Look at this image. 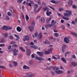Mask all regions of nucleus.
<instances>
[{
    "instance_id": "6e6552de",
    "label": "nucleus",
    "mask_w": 77,
    "mask_h": 77,
    "mask_svg": "<svg viewBox=\"0 0 77 77\" xmlns=\"http://www.w3.org/2000/svg\"><path fill=\"white\" fill-rule=\"evenodd\" d=\"M35 59H37V60H44V59L41 57H37L36 56L35 57Z\"/></svg>"
},
{
    "instance_id": "c756f323",
    "label": "nucleus",
    "mask_w": 77,
    "mask_h": 77,
    "mask_svg": "<svg viewBox=\"0 0 77 77\" xmlns=\"http://www.w3.org/2000/svg\"><path fill=\"white\" fill-rule=\"evenodd\" d=\"M25 17H26V21H28V20H29V16H28V15H27V14L26 15Z\"/></svg>"
},
{
    "instance_id": "c03bdc74",
    "label": "nucleus",
    "mask_w": 77,
    "mask_h": 77,
    "mask_svg": "<svg viewBox=\"0 0 77 77\" xmlns=\"http://www.w3.org/2000/svg\"><path fill=\"white\" fill-rule=\"evenodd\" d=\"M49 27H52L54 26V25L53 24H52V23H51V24H48Z\"/></svg>"
},
{
    "instance_id": "aec40b11",
    "label": "nucleus",
    "mask_w": 77,
    "mask_h": 77,
    "mask_svg": "<svg viewBox=\"0 0 77 77\" xmlns=\"http://www.w3.org/2000/svg\"><path fill=\"white\" fill-rule=\"evenodd\" d=\"M17 30L18 32H20L21 31V30H22V29L20 27L18 26L17 28Z\"/></svg>"
},
{
    "instance_id": "052dcab7",
    "label": "nucleus",
    "mask_w": 77,
    "mask_h": 77,
    "mask_svg": "<svg viewBox=\"0 0 77 77\" xmlns=\"http://www.w3.org/2000/svg\"><path fill=\"white\" fill-rule=\"evenodd\" d=\"M72 24H73L74 25H75V22L74 21L72 22Z\"/></svg>"
},
{
    "instance_id": "f8f14e48",
    "label": "nucleus",
    "mask_w": 77,
    "mask_h": 77,
    "mask_svg": "<svg viewBox=\"0 0 77 77\" xmlns=\"http://www.w3.org/2000/svg\"><path fill=\"white\" fill-rule=\"evenodd\" d=\"M38 38L39 39H41L42 36V33L41 32H40L39 34L38 35Z\"/></svg>"
},
{
    "instance_id": "3c124183",
    "label": "nucleus",
    "mask_w": 77,
    "mask_h": 77,
    "mask_svg": "<svg viewBox=\"0 0 77 77\" xmlns=\"http://www.w3.org/2000/svg\"><path fill=\"white\" fill-rule=\"evenodd\" d=\"M51 24L54 25V20H52L51 22Z\"/></svg>"
},
{
    "instance_id": "4be33fe9",
    "label": "nucleus",
    "mask_w": 77,
    "mask_h": 77,
    "mask_svg": "<svg viewBox=\"0 0 77 77\" xmlns=\"http://www.w3.org/2000/svg\"><path fill=\"white\" fill-rule=\"evenodd\" d=\"M71 64L72 65V66H76V65H77V63H75L74 62H72Z\"/></svg>"
},
{
    "instance_id": "8fccbe9b",
    "label": "nucleus",
    "mask_w": 77,
    "mask_h": 77,
    "mask_svg": "<svg viewBox=\"0 0 77 77\" xmlns=\"http://www.w3.org/2000/svg\"><path fill=\"white\" fill-rule=\"evenodd\" d=\"M16 44V42L14 41H12L10 42V44Z\"/></svg>"
},
{
    "instance_id": "423d86ee",
    "label": "nucleus",
    "mask_w": 77,
    "mask_h": 77,
    "mask_svg": "<svg viewBox=\"0 0 77 77\" xmlns=\"http://www.w3.org/2000/svg\"><path fill=\"white\" fill-rule=\"evenodd\" d=\"M23 40L24 41H29V38L27 35H25L24 37V38H23Z\"/></svg>"
},
{
    "instance_id": "2eb2a0df",
    "label": "nucleus",
    "mask_w": 77,
    "mask_h": 77,
    "mask_svg": "<svg viewBox=\"0 0 77 77\" xmlns=\"http://www.w3.org/2000/svg\"><path fill=\"white\" fill-rule=\"evenodd\" d=\"M50 14H51V12L50 11L49 12V10H47L46 11V15L47 16H50Z\"/></svg>"
},
{
    "instance_id": "e2e57ef3",
    "label": "nucleus",
    "mask_w": 77,
    "mask_h": 77,
    "mask_svg": "<svg viewBox=\"0 0 77 77\" xmlns=\"http://www.w3.org/2000/svg\"><path fill=\"white\" fill-rule=\"evenodd\" d=\"M38 5H41V2L39 1H38Z\"/></svg>"
},
{
    "instance_id": "6e6d98bb",
    "label": "nucleus",
    "mask_w": 77,
    "mask_h": 77,
    "mask_svg": "<svg viewBox=\"0 0 77 77\" xmlns=\"http://www.w3.org/2000/svg\"><path fill=\"white\" fill-rule=\"evenodd\" d=\"M33 48H34V49H37V48H38V47L36 45H34Z\"/></svg>"
},
{
    "instance_id": "37998d69",
    "label": "nucleus",
    "mask_w": 77,
    "mask_h": 77,
    "mask_svg": "<svg viewBox=\"0 0 77 77\" xmlns=\"http://www.w3.org/2000/svg\"><path fill=\"white\" fill-rule=\"evenodd\" d=\"M0 68H3V69H6V67L5 66H0Z\"/></svg>"
},
{
    "instance_id": "774afa93",
    "label": "nucleus",
    "mask_w": 77,
    "mask_h": 77,
    "mask_svg": "<svg viewBox=\"0 0 77 77\" xmlns=\"http://www.w3.org/2000/svg\"><path fill=\"white\" fill-rule=\"evenodd\" d=\"M54 32H58V31H57L56 29H54Z\"/></svg>"
},
{
    "instance_id": "dca6fc26",
    "label": "nucleus",
    "mask_w": 77,
    "mask_h": 77,
    "mask_svg": "<svg viewBox=\"0 0 77 77\" xmlns=\"http://www.w3.org/2000/svg\"><path fill=\"white\" fill-rule=\"evenodd\" d=\"M2 29H3V30H5L6 31L8 30V26H4L3 27H2Z\"/></svg>"
},
{
    "instance_id": "2f4dec72",
    "label": "nucleus",
    "mask_w": 77,
    "mask_h": 77,
    "mask_svg": "<svg viewBox=\"0 0 77 77\" xmlns=\"http://www.w3.org/2000/svg\"><path fill=\"white\" fill-rule=\"evenodd\" d=\"M13 63L15 66H16L18 65V63L14 61L13 62Z\"/></svg>"
},
{
    "instance_id": "1a4fd4ad",
    "label": "nucleus",
    "mask_w": 77,
    "mask_h": 77,
    "mask_svg": "<svg viewBox=\"0 0 77 77\" xmlns=\"http://www.w3.org/2000/svg\"><path fill=\"white\" fill-rule=\"evenodd\" d=\"M9 10H10V11H11L12 14H15V11H14V8L12 7H9Z\"/></svg>"
},
{
    "instance_id": "338daca9",
    "label": "nucleus",
    "mask_w": 77,
    "mask_h": 77,
    "mask_svg": "<svg viewBox=\"0 0 77 77\" xmlns=\"http://www.w3.org/2000/svg\"><path fill=\"white\" fill-rule=\"evenodd\" d=\"M38 32H35V36L36 37V36H37V35H38Z\"/></svg>"
},
{
    "instance_id": "0e129e2a",
    "label": "nucleus",
    "mask_w": 77,
    "mask_h": 77,
    "mask_svg": "<svg viewBox=\"0 0 77 77\" xmlns=\"http://www.w3.org/2000/svg\"><path fill=\"white\" fill-rule=\"evenodd\" d=\"M48 27H49L48 25H46L45 26V27L46 29H48Z\"/></svg>"
},
{
    "instance_id": "09e8293b",
    "label": "nucleus",
    "mask_w": 77,
    "mask_h": 77,
    "mask_svg": "<svg viewBox=\"0 0 77 77\" xmlns=\"http://www.w3.org/2000/svg\"><path fill=\"white\" fill-rule=\"evenodd\" d=\"M34 7H35V8H38V5L37 4H34Z\"/></svg>"
},
{
    "instance_id": "412c9836",
    "label": "nucleus",
    "mask_w": 77,
    "mask_h": 77,
    "mask_svg": "<svg viewBox=\"0 0 77 77\" xmlns=\"http://www.w3.org/2000/svg\"><path fill=\"white\" fill-rule=\"evenodd\" d=\"M14 36L15 37H16V38H17L16 39V41H18V39H20V37L19 36V35H17V34H15L14 35Z\"/></svg>"
},
{
    "instance_id": "e433bc0d",
    "label": "nucleus",
    "mask_w": 77,
    "mask_h": 77,
    "mask_svg": "<svg viewBox=\"0 0 77 77\" xmlns=\"http://www.w3.org/2000/svg\"><path fill=\"white\" fill-rule=\"evenodd\" d=\"M7 14L8 16H10V17L12 16V14L10 12H8L7 13Z\"/></svg>"
},
{
    "instance_id": "bf43d9fd",
    "label": "nucleus",
    "mask_w": 77,
    "mask_h": 77,
    "mask_svg": "<svg viewBox=\"0 0 77 77\" xmlns=\"http://www.w3.org/2000/svg\"><path fill=\"white\" fill-rule=\"evenodd\" d=\"M49 7L51 9H52L54 11H55V9H54V8L53 7H50V6H49Z\"/></svg>"
},
{
    "instance_id": "58836bf2",
    "label": "nucleus",
    "mask_w": 77,
    "mask_h": 77,
    "mask_svg": "<svg viewBox=\"0 0 77 77\" xmlns=\"http://www.w3.org/2000/svg\"><path fill=\"white\" fill-rule=\"evenodd\" d=\"M5 19L6 20H10L9 17L7 16H5Z\"/></svg>"
},
{
    "instance_id": "c9c22d12",
    "label": "nucleus",
    "mask_w": 77,
    "mask_h": 77,
    "mask_svg": "<svg viewBox=\"0 0 77 77\" xmlns=\"http://www.w3.org/2000/svg\"><path fill=\"white\" fill-rule=\"evenodd\" d=\"M63 18L64 19V20H66V21H68V20H69V18L66 17H63Z\"/></svg>"
},
{
    "instance_id": "ea45409f",
    "label": "nucleus",
    "mask_w": 77,
    "mask_h": 77,
    "mask_svg": "<svg viewBox=\"0 0 77 77\" xmlns=\"http://www.w3.org/2000/svg\"><path fill=\"white\" fill-rule=\"evenodd\" d=\"M9 38L10 39H14V38L12 35H11L9 37Z\"/></svg>"
},
{
    "instance_id": "603ef678",
    "label": "nucleus",
    "mask_w": 77,
    "mask_h": 77,
    "mask_svg": "<svg viewBox=\"0 0 77 77\" xmlns=\"http://www.w3.org/2000/svg\"><path fill=\"white\" fill-rule=\"evenodd\" d=\"M23 69H27V66H26V65H24L23 66Z\"/></svg>"
},
{
    "instance_id": "b1692460",
    "label": "nucleus",
    "mask_w": 77,
    "mask_h": 77,
    "mask_svg": "<svg viewBox=\"0 0 77 77\" xmlns=\"http://www.w3.org/2000/svg\"><path fill=\"white\" fill-rule=\"evenodd\" d=\"M71 34H72V35L74 36H75L76 37V38H77V34H76V33H75L73 32H71Z\"/></svg>"
},
{
    "instance_id": "864d4df0",
    "label": "nucleus",
    "mask_w": 77,
    "mask_h": 77,
    "mask_svg": "<svg viewBox=\"0 0 77 77\" xmlns=\"http://www.w3.org/2000/svg\"><path fill=\"white\" fill-rule=\"evenodd\" d=\"M72 8H75V9H76L77 8V7L75 5H73L72 6Z\"/></svg>"
},
{
    "instance_id": "6ab92c4d",
    "label": "nucleus",
    "mask_w": 77,
    "mask_h": 77,
    "mask_svg": "<svg viewBox=\"0 0 77 77\" xmlns=\"http://www.w3.org/2000/svg\"><path fill=\"white\" fill-rule=\"evenodd\" d=\"M50 2H51V3H54V4H56L59 3L58 1H54V0H52L50 1Z\"/></svg>"
},
{
    "instance_id": "a19ab883",
    "label": "nucleus",
    "mask_w": 77,
    "mask_h": 77,
    "mask_svg": "<svg viewBox=\"0 0 77 77\" xmlns=\"http://www.w3.org/2000/svg\"><path fill=\"white\" fill-rule=\"evenodd\" d=\"M51 68H52L54 71H55L56 66H51L50 67Z\"/></svg>"
},
{
    "instance_id": "13d9d810",
    "label": "nucleus",
    "mask_w": 77,
    "mask_h": 77,
    "mask_svg": "<svg viewBox=\"0 0 77 77\" xmlns=\"http://www.w3.org/2000/svg\"><path fill=\"white\" fill-rule=\"evenodd\" d=\"M61 27H63V29H65V26H64V25H61Z\"/></svg>"
},
{
    "instance_id": "a211bd4d",
    "label": "nucleus",
    "mask_w": 77,
    "mask_h": 77,
    "mask_svg": "<svg viewBox=\"0 0 77 77\" xmlns=\"http://www.w3.org/2000/svg\"><path fill=\"white\" fill-rule=\"evenodd\" d=\"M51 19V17H50L49 19H47L46 20V23H47V24H48V23H50Z\"/></svg>"
},
{
    "instance_id": "0eeeda50",
    "label": "nucleus",
    "mask_w": 77,
    "mask_h": 77,
    "mask_svg": "<svg viewBox=\"0 0 77 77\" xmlns=\"http://www.w3.org/2000/svg\"><path fill=\"white\" fill-rule=\"evenodd\" d=\"M37 54H38V56L41 57H43L44 55H43V52H41L38 51L36 52Z\"/></svg>"
},
{
    "instance_id": "4468645a",
    "label": "nucleus",
    "mask_w": 77,
    "mask_h": 77,
    "mask_svg": "<svg viewBox=\"0 0 77 77\" xmlns=\"http://www.w3.org/2000/svg\"><path fill=\"white\" fill-rule=\"evenodd\" d=\"M49 39L50 40H51L52 41H56V38H53V37H49Z\"/></svg>"
},
{
    "instance_id": "72a5a7b5",
    "label": "nucleus",
    "mask_w": 77,
    "mask_h": 77,
    "mask_svg": "<svg viewBox=\"0 0 77 77\" xmlns=\"http://www.w3.org/2000/svg\"><path fill=\"white\" fill-rule=\"evenodd\" d=\"M27 2H30H30L32 5H33V4H34V2H33V1H31V0H27Z\"/></svg>"
},
{
    "instance_id": "7ed1b4c3",
    "label": "nucleus",
    "mask_w": 77,
    "mask_h": 77,
    "mask_svg": "<svg viewBox=\"0 0 77 77\" xmlns=\"http://www.w3.org/2000/svg\"><path fill=\"white\" fill-rule=\"evenodd\" d=\"M64 41L67 44L69 43V37H65L64 38Z\"/></svg>"
},
{
    "instance_id": "9b49d317",
    "label": "nucleus",
    "mask_w": 77,
    "mask_h": 77,
    "mask_svg": "<svg viewBox=\"0 0 77 77\" xmlns=\"http://www.w3.org/2000/svg\"><path fill=\"white\" fill-rule=\"evenodd\" d=\"M30 50L29 49H27L26 50V54L28 56H30Z\"/></svg>"
},
{
    "instance_id": "bb28decb",
    "label": "nucleus",
    "mask_w": 77,
    "mask_h": 77,
    "mask_svg": "<svg viewBox=\"0 0 77 77\" xmlns=\"http://www.w3.org/2000/svg\"><path fill=\"white\" fill-rule=\"evenodd\" d=\"M68 3L69 6H71L72 5V1L71 0H70Z\"/></svg>"
},
{
    "instance_id": "f257e3e1",
    "label": "nucleus",
    "mask_w": 77,
    "mask_h": 77,
    "mask_svg": "<svg viewBox=\"0 0 77 77\" xmlns=\"http://www.w3.org/2000/svg\"><path fill=\"white\" fill-rule=\"evenodd\" d=\"M35 26V23L34 21H33L31 25V26L28 27L29 30L31 32H32L34 29V27Z\"/></svg>"
},
{
    "instance_id": "a18cd8bd",
    "label": "nucleus",
    "mask_w": 77,
    "mask_h": 77,
    "mask_svg": "<svg viewBox=\"0 0 77 77\" xmlns=\"http://www.w3.org/2000/svg\"><path fill=\"white\" fill-rule=\"evenodd\" d=\"M23 0H18V3H21V2H22V1H23Z\"/></svg>"
},
{
    "instance_id": "680f3d73",
    "label": "nucleus",
    "mask_w": 77,
    "mask_h": 77,
    "mask_svg": "<svg viewBox=\"0 0 77 77\" xmlns=\"http://www.w3.org/2000/svg\"><path fill=\"white\" fill-rule=\"evenodd\" d=\"M56 58H57V59H60V56L59 55H56Z\"/></svg>"
},
{
    "instance_id": "4d7b16f0",
    "label": "nucleus",
    "mask_w": 77,
    "mask_h": 77,
    "mask_svg": "<svg viewBox=\"0 0 77 77\" xmlns=\"http://www.w3.org/2000/svg\"><path fill=\"white\" fill-rule=\"evenodd\" d=\"M13 47H18V46L16 44H14L13 45Z\"/></svg>"
},
{
    "instance_id": "7c9ffc66",
    "label": "nucleus",
    "mask_w": 77,
    "mask_h": 77,
    "mask_svg": "<svg viewBox=\"0 0 77 77\" xmlns=\"http://www.w3.org/2000/svg\"><path fill=\"white\" fill-rule=\"evenodd\" d=\"M5 41H6V40H5V39L4 38H2L1 39V42L2 43H3V42H5Z\"/></svg>"
},
{
    "instance_id": "ddd939ff",
    "label": "nucleus",
    "mask_w": 77,
    "mask_h": 77,
    "mask_svg": "<svg viewBox=\"0 0 77 77\" xmlns=\"http://www.w3.org/2000/svg\"><path fill=\"white\" fill-rule=\"evenodd\" d=\"M66 45H63L62 47V50L63 52H64L65 50L66 49Z\"/></svg>"
},
{
    "instance_id": "c85d7f7f",
    "label": "nucleus",
    "mask_w": 77,
    "mask_h": 77,
    "mask_svg": "<svg viewBox=\"0 0 77 77\" xmlns=\"http://www.w3.org/2000/svg\"><path fill=\"white\" fill-rule=\"evenodd\" d=\"M61 59L62 61H63V62H64V63H66V61L65 60V58H64L63 57L61 58Z\"/></svg>"
},
{
    "instance_id": "5701e85b",
    "label": "nucleus",
    "mask_w": 77,
    "mask_h": 77,
    "mask_svg": "<svg viewBox=\"0 0 77 77\" xmlns=\"http://www.w3.org/2000/svg\"><path fill=\"white\" fill-rule=\"evenodd\" d=\"M45 44H46L48 45L50 44V42L48 41L47 40H46V41L45 42Z\"/></svg>"
},
{
    "instance_id": "79ce46f5",
    "label": "nucleus",
    "mask_w": 77,
    "mask_h": 77,
    "mask_svg": "<svg viewBox=\"0 0 77 77\" xmlns=\"http://www.w3.org/2000/svg\"><path fill=\"white\" fill-rule=\"evenodd\" d=\"M42 5L45 6H47V4L45 2H42Z\"/></svg>"
},
{
    "instance_id": "4c0bfd02",
    "label": "nucleus",
    "mask_w": 77,
    "mask_h": 77,
    "mask_svg": "<svg viewBox=\"0 0 77 77\" xmlns=\"http://www.w3.org/2000/svg\"><path fill=\"white\" fill-rule=\"evenodd\" d=\"M54 35L55 36H56V37H57L59 36V34L57 33H54Z\"/></svg>"
},
{
    "instance_id": "49530a36",
    "label": "nucleus",
    "mask_w": 77,
    "mask_h": 77,
    "mask_svg": "<svg viewBox=\"0 0 77 77\" xmlns=\"http://www.w3.org/2000/svg\"><path fill=\"white\" fill-rule=\"evenodd\" d=\"M59 9V11H63V10H64V9L63 8H60Z\"/></svg>"
},
{
    "instance_id": "473e14b6",
    "label": "nucleus",
    "mask_w": 77,
    "mask_h": 77,
    "mask_svg": "<svg viewBox=\"0 0 77 77\" xmlns=\"http://www.w3.org/2000/svg\"><path fill=\"white\" fill-rule=\"evenodd\" d=\"M71 53V51L67 52L65 54V57L66 56V55H67V54H70Z\"/></svg>"
},
{
    "instance_id": "f704fd0d",
    "label": "nucleus",
    "mask_w": 77,
    "mask_h": 77,
    "mask_svg": "<svg viewBox=\"0 0 77 77\" xmlns=\"http://www.w3.org/2000/svg\"><path fill=\"white\" fill-rule=\"evenodd\" d=\"M48 8L46 7H45L42 9V10H43L44 11H46V10H47Z\"/></svg>"
},
{
    "instance_id": "f3484780",
    "label": "nucleus",
    "mask_w": 77,
    "mask_h": 77,
    "mask_svg": "<svg viewBox=\"0 0 77 77\" xmlns=\"http://www.w3.org/2000/svg\"><path fill=\"white\" fill-rule=\"evenodd\" d=\"M55 72L57 73V74H62V73H63V71L61 70H59L58 71H56Z\"/></svg>"
},
{
    "instance_id": "69168bd1",
    "label": "nucleus",
    "mask_w": 77,
    "mask_h": 77,
    "mask_svg": "<svg viewBox=\"0 0 77 77\" xmlns=\"http://www.w3.org/2000/svg\"><path fill=\"white\" fill-rule=\"evenodd\" d=\"M11 48V45L9 46L8 47V50H10Z\"/></svg>"
},
{
    "instance_id": "393cba45",
    "label": "nucleus",
    "mask_w": 77,
    "mask_h": 77,
    "mask_svg": "<svg viewBox=\"0 0 77 77\" xmlns=\"http://www.w3.org/2000/svg\"><path fill=\"white\" fill-rule=\"evenodd\" d=\"M45 22V19L44 18H42L41 19V22L44 23Z\"/></svg>"
},
{
    "instance_id": "9d476101",
    "label": "nucleus",
    "mask_w": 77,
    "mask_h": 77,
    "mask_svg": "<svg viewBox=\"0 0 77 77\" xmlns=\"http://www.w3.org/2000/svg\"><path fill=\"white\" fill-rule=\"evenodd\" d=\"M26 76L29 77H32L34 76V75L32 73H28L26 74Z\"/></svg>"
},
{
    "instance_id": "f03ea898",
    "label": "nucleus",
    "mask_w": 77,
    "mask_h": 77,
    "mask_svg": "<svg viewBox=\"0 0 77 77\" xmlns=\"http://www.w3.org/2000/svg\"><path fill=\"white\" fill-rule=\"evenodd\" d=\"M65 12L66 13H65L64 14L65 17H70V15H71L72 12L70 11L65 10Z\"/></svg>"
},
{
    "instance_id": "20e7f679",
    "label": "nucleus",
    "mask_w": 77,
    "mask_h": 77,
    "mask_svg": "<svg viewBox=\"0 0 77 77\" xmlns=\"http://www.w3.org/2000/svg\"><path fill=\"white\" fill-rule=\"evenodd\" d=\"M13 55L14 56H17L18 55V50L16 49H14L13 50Z\"/></svg>"
},
{
    "instance_id": "5fc2aeb1",
    "label": "nucleus",
    "mask_w": 77,
    "mask_h": 77,
    "mask_svg": "<svg viewBox=\"0 0 77 77\" xmlns=\"http://www.w3.org/2000/svg\"><path fill=\"white\" fill-rule=\"evenodd\" d=\"M42 8V6H41L39 9H38V10L36 11V12H38V11H39L40 10H41V9Z\"/></svg>"
},
{
    "instance_id": "39448f33",
    "label": "nucleus",
    "mask_w": 77,
    "mask_h": 77,
    "mask_svg": "<svg viewBox=\"0 0 77 77\" xmlns=\"http://www.w3.org/2000/svg\"><path fill=\"white\" fill-rule=\"evenodd\" d=\"M48 51H45V54H50L51 52H52L53 51V49L52 48H50V49H48Z\"/></svg>"
},
{
    "instance_id": "cd10ccee",
    "label": "nucleus",
    "mask_w": 77,
    "mask_h": 77,
    "mask_svg": "<svg viewBox=\"0 0 77 77\" xmlns=\"http://www.w3.org/2000/svg\"><path fill=\"white\" fill-rule=\"evenodd\" d=\"M3 35L5 38H6V37H7V36H8V34L7 33L5 34H3Z\"/></svg>"
},
{
    "instance_id": "de8ad7c7",
    "label": "nucleus",
    "mask_w": 77,
    "mask_h": 77,
    "mask_svg": "<svg viewBox=\"0 0 77 77\" xmlns=\"http://www.w3.org/2000/svg\"><path fill=\"white\" fill-rule=\"evenodd\" d=\"M72 58L73 59H76V57H75V56L74 55H73L72 56Z\"/></svg>"
},
{
    "instance_id": "a878e982",
    "label": "nucleus",
    "mask_w": 77,
    "mask_h": 77,
    "mask_svg": "<svg viewBox=\"0 0 77 77\" xmlns=\"http://www.w3.org/2000/svg\"><path fill=\"white\" fill-rule=\"evenodd\" d=\"M20 49L21 50V51H23V52H25V51H26V50H24L22 47H20Z\"/></svg>"
}]
</instances>
